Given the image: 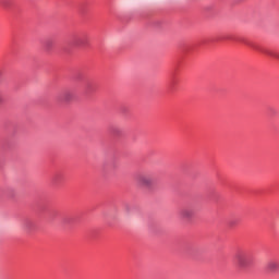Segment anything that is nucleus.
<instances>
[{
	"instance_id": "3",
	"label": "nucleus",
	"mask_w": 279,
	"mask_h": 279,
	"mask_svg": "<svg viewBox=\"0 0 279 279\" xmlns=\"http://www.w3.org/2000/svg\"><path fill=\"white\" fill-rule=\"evenodd\" d=\"M179 217L185 222L193 221V217H195V209H193V207H184L179 211Z\"/></svg>"
},
{
	"instance_id": "4",
	"label": "nucleus",
	"mask_w": 279,
	"mask_h": 279,
	"mask_svg": "<svg viewBox=\"0 0 279 279\" xmlns=\"http://www.w3.org/2000/svg\"><path fill=\"white\" fill-rule=\"evenodd\" d=\"M251 47H253V49H255L256 51H260V53H265L266 56H270V58H276L277 60H279V52L265 49V48H259L258 46H251Z\"/></svg>"
},
{
	"instance_id": "2",
	"label": "nucleus",
	"mask_w": 279,
	"mask_h": 279,
	"mask_svg": "<svg viewBox=\"0 0 279 279\" xmlns=\"http://www.w3.org/2000/svg\"><path fill=\"white\" fill-rule=\"evenodd\" d=\"M235 263L240 269H247L252 265V257L245 252L235 255Z\"/></svg>"
},
{
	"instance_id": "7",
	"label": "nucleus",
	"mask_w": 279,
	"mask_h": 279,
	"mask_svg": "<svg viewBox=\"0 0 279 279\" xmlns=\"http://www.w3.org/2000/svg\"><path fill=\"white\" fill-rule=\"evenodd\" d=\"M32 226H34V222L32 220H27L23 225V229L26 230V232L32 231Z\"/></svg>"
},
{
	"instance_id": "5",
	"label": "nucleus",
	"mask_w": 279,
	"mask_h": 279,
	"mask_svg": "<svg viewBox=\"0 0 279 279\" xmlns=\"http://www.w3.org/2000/svg\"><path fill=\"white\" fill-rule=\"evenodd\" d=\"M267 270L270 271V274H277V271H279V262L278 260L268 262Z\"/></svg>"
},
{
	"instance_id": "6",
	"label": "nucleus",
	"mask_w": 279,
	"mask_h": 279,
	"mask_svg": "<svg viewBox=\"0 0 279 279\" xmlns=\"http://www.w3.org/2000/svg\"><path fill=\"white\" fill-rule=\"evenodd\" d=\"M75 99V96L73 95V92H65L63 94V101H73Z\"/></svg>"
},
{
	"instance_id": "1",
	"label": "nucleus",
	"mask_w": 279,
	"mask_h": 279,
	"mask_svg": "<svg viewBox=\"0 0 279 279\" xmlns=\"http://www.w3.org/2000/svg\"><path fill=\"white\" fill-rule=\"evenodd\" d=\"M135 182L140 189H151L154 186V177L150 173L142 172L135 177Z\"/></svg>"
}]
</instances>
